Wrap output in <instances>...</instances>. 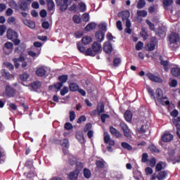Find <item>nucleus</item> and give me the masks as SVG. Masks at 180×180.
I'll use <instances>...</instances> for the list:
<instances>
[{
	"label": "nucleus",
	"mask_w": 180,
	"mask_h": 180,
	"mask_svg": "<svg viewBox=\"0 0 180 180\" xmlns=\"http://www.w3.org/2000/svg\"><path fill=\"white\" fill-rule=\"evenodd\" d=\"M147 91L151 98H153L155 101H158L159 103L162 101V96H164L162 89H156L155 94H154V90L151 87H147Z\"/></svg>",
	"instance_id": "nucleus-1"
},
{
	"label": "nucleus",
	"mask_w": 180,
	"mask_h": 180,
	"mask_svg": "<svg viewBox=\"0 0 180 180\" xmlns=\"http://www.w3.org/2000/svg\"><path fill=\"white\" fill-rule=\"evenodd\" d=\"M35 73L37 77H43L45 76L46 71L44 68L40 67L37 69V70L35 71Z\"/></svg>",
	"instance_id": "nucleus-17"
},
{
	"label": "nucleus",
	"mask_w": 180,
	"mask_h": 180,
	"mask_svg": "<svg viewBox=\"0 0 180 180\" xmlns=\"http://www.w3.org/2000/svg\"><path fill=\"white\" fill-rule=\"evenodd\" d=\"M72 20H73V22H75V23L79 24V23L81 22V18H80V17H79V15H75L73 16Z\"/></svg>",
	"instance_id": "nucleus-62"
},
{
	"label": "nucleus",
	"mask_w": 180,
	"mask_h": 180,
	"mask_svg": "<svg viewBox=\"0 0 180 180\" xmlns=\"http://www.w3.org/2000/svg\"><path fill=\"white\" fill-rule=\"evenodd\" d=\"M168 156L167 158V162H171V161L175 157L176 152L174 149L169 150L167 153Z\"/></svg>",
	"instance_id": "nucleus-21"
},
{
	"label": "nucleus",
	"mask_w": 180,
	"mask_h": 180,
	"mask_svg": "<svg viewBox=\"0 0 180 180\" xmlns=\"http://www.w3.org/2000/svg\"><path fill=\"white\" fill-rule=\"evenodd\" d=\"M82 19L84 22H89V13H84L82 15Z\"/></svg>",
	"instance_id": "nucleus-64"
},
{
	"label": "nucleus",
	"mask_w": 180,
	"mask_h": 180,
	"mask_svg": "<svg viewBox=\"0 0 180 180\" xmlns=\"http://www.w3.org/2000/svg\"><path fill=\"white\" fill-rule=\"evenodd\" d=\"M91 49H93V51H94V53L97 55L102 49V46L100 43L94 41L93 45H91Z\"/></svg>",
	"instance_id": "nucleus-16"
},
{
	"label": "nucleus",
	"mask_w": 180,
	"mask_h": 180,
	"mask_svg": "<svg viewBox=\"0 0 180 180\" xmlns=\"http://www.w3.org/2000/svg\"><path fill=\"white\" fill-rule=\"evenodd\" d=\"M5 94L8 98H13L16 95V89L11 86H6Z\"/></svg>",
	"instance_id": "nucleus-4"
},
{
	"label": "nucleus",
	"mask_w": 180,
	"mask_h": 180,
	"mask_svg": "<svg viewBox=\"0 0 180 180\" xmlns=\"http://www.w3.org/2000/svg\"><path fill=\"white\" fill-rule=\"evenodd\" d=\"M162 164L163 162H159L157 165H156V167H155V172H162L163 167H162Z\"/></svg>",
	"instance_id": "nucleus-52"
},
{
	"label": "nucleus",
	"mask_w": 180,
	"mask_h": 180,
	"mask_svg": "<svg viewBox=\"0 0 180 180\" xmlns=\"http://www.w3.org/2000/svg\"><path fill=\"white\" fill-rule=\"evenodd\" d=\"M5 48L7 50L13 51V48H14L13 44L12 42L8 41V42L5 43Z\"/></svg>",
	"instance_id": "nucleus-49"
},
{
	"label": "nucleus",
	"mask_w": 180,
	"mask_h": 180,
	"mask_svg": "<svg viewBox=\"0 0 180 180\" xmlns=\"http://www.w3.org/2000/svg\"><path fill=\"white\" fill-rule=\"evenodd\" d=\"M6 30L7 27L5 25H0V37H3Z\"/></svg>",
	"instance_id": "nucleus-53"
},
{
	"label": "nucleus",
	"mask_w": 180,
	"mask_h": 180,
	"mask_svg": "<svg viewBox=\"0 0 180 180\" xmlns=\"http://www.w3.org/2000/svg\"><path fill=\"white\" fill-rule=\"evenodd\" d=\"M103 112H105V105L103 103H101V104L98 103V105H97V109L89 112V115L91 116H96L97 114L101 115V114Z\"/></svg>",
	"instance_id": "nucleus-3"
},
{
	"label": "nucleus",
	"mask_w": 180,
	"mask_h": 180,
	"mask_svg": "<svg viewBox=\"0 0 180 180\" xmlns=\"http://www.w3.org/2000/svg\"><path fill=\"white\" fill-rule=\"evenodd\" d=\"M173 165L179 164L180 163V155L176 157L174 156V159L171 161Z\"/></svg>",
	"instance_id": "nucleus-59"
},
{
	"label": "nucleus",
	"mask_w": 180,
	"mask_h": 180,
	"mask_svg": "<svg viewBox=\"0 0 180 180\" xmlns=\"http://www.w3.org/2000/svg\"><path fill=\"white\" fill-rule=\"evenodd\" d=\"M96 28V22H90L87 24L86 27L84 28V30L86 32H90L91 30H94Z\"/></svg>",
	"instance_id": "nucleus-22"
},
{
	"label": "nucleus",
	"mask_w": 180,
	"mask_h": 180,
	"mask_svg": "<svg viewBox=\"0 0 180 180\" xmlns=\"http://www.w3.org/2000/svg\"><path fill=\"white\" fill-rule=\"evenodd\" d=\"M77 49L79 51V52L83 53L84 55H85L86 50L85 46H83L82 43L77 42Z\"/></svg>",
	"instance_id": "nucleus-29"
},
{
	"label": "nucleus",
	"mask_w": 180,
	"mask_h": 180,
	"mask_svg": "<svg viewBox=\"0 0 180 180\" xmlns=\"http://www.w3.org/2000/svg\"><path fill=\"white\" fill-rule=\"evenodd\" d=\"M76 137L79 141V143H81V144H83V143H84V137L82 134H77L76 135Z\"/></svg>",
	"instance_id": "nucleus-56"
},
{
	"label": "nucleus",
	"mask_w": 180,
	"mask_h": 180,
	"mask_svg": "<svg viewBox=\"0 0 180 180\" xmlns=\"http://www.w3.org/2000/svg\"><path fill=\"white\" fill-rule=\"evenodd\" d=\"M92 128V124L91 123H88L86 124V126L84 128V132L86 133L91 131Z\"/></svg>",
	"instance_id": "nucleus-61"
},
{
	"label": "nucleus",
	"mask_w": 180,
	"mask_h": 180,
	"mask_svg": "<svg viewBox=\"0 0 180 180\" xmlns=\"http://www.w3.org/2000/svg\"><path fill=\"white\" fill-rule=\"evenodd\" d=\"M180 37L179 34L176 32H172L169 36V44H177L178 42H179Z\"/></svg>",
	"instance_id": "nucleus-6"
},
{
	"label": "nucleus",
	"mask_w": 180,
	"mask_h": 180,
	"mask_svg": "<svg viewBox=\"0 0 180 180\" xmlns=\"http://www.w3.org/2000/svg\"><path fill=\"white\" fill-rule=\"evenodd\" d=\"M42 84L39 80H36L35 82H32V83L30 84V86L33 91H37L38 89H39L41 86Z\"/></svg>",
	"instance_id": "nucleus-12"
},
{
	"label": "nucleus",
	"mask_w": 180,
	"mask_h": 180,
	"mask_svg": "<svg viewBox=\"0 0 180 180\" xmlns=\"http://www.w3.org/2000/svg\"><path fill=\"white\" fill-rule=\"evenodd\" d=\"M96 167H97V169H103L105 168V164L101 160H96Z\"/></svg>",
	"instance_id": "nucleus-37"
},
{
	"label": "nucleus",
	"mask_w": 180,
	"mask_h": 180,
	"mask_svg": "<svg viewBox=\"0 0 180 180\" xmlns=\"http://www.w3.org/2000/svg\"><path fill=\"white\" fill-rule=\"evenodd\" d=\"M121 147L124 148V150H127L128 151H131L133 150L132 146L127 142H122L121 143Z\"/></svg>",
	"instance_id": "nucleus-33"
},
{
	"label": "nucleus",
	"mask_w": 180,
	"mask_h": 180,
	"mask_svg": "<svg viewBox=\"0 0 180 180\" xmlns=\"http://www.w3.org/2000/svg\"><path fill=\"white\" fill-rule=\"evenodd\" d=\"M113 66L115 68L119 67L122 63V59L120 58H114L112 60Z\"/></svg>",
	"instance_id": "nucleus-32"
},
{
	"label": "nucleus",
	"mask_w": 180,
	"mask_h": 180,
	"mask_svg": "<svg viewBox=\"0 0 180 180\" xmlns=\"http://www.w3.org/2000/svg\"><path fill=\"white\" fill-rule=\"evenodd\" d=\"M96 40L97 43H101L104 40L105 38V32L101 30L96 32Z\"/></svg>",
	"instance_id": "nucleus-11"
},
{
	"label": "nucleus",
	"mask_w": 180,
	"mask_h": 180,
	"mask_svg": "<svg viewBox=\"0 0 180 180\" xmlns=\"http://www.w3.org/2000/svg\"><path fill=\"white\" fill-rule=\"evenodd\" d=\"M60 146L62 147H65V148H68L69 147V141L67 139H64L60 141Z\"/></svg>",
	"instance_id": "nucleus-44"
},
{
	"label": "nucleus",
	"mask_w": 180,
	"mask_h": 180,
	"mask_svg": "<svg viewBox=\"0 0 180 180\" xmlns=\"http://www.w3.org/2000/svg\"><path fill=\"white\" fill-rule=\"evenodd\" d=\"M110 116L108 114H101V121L103 123H105L106 119H110Z\"/></svg>",
	"instance_id": "nucleus-51"
},
{
	"label": "nucleus",
	"mask_w": 180,
	"mask_h": 180,
	"mask_svg": "<svg viewBox=\"0 0 180 180\" xmlns=\"http://www.w3.org/2000/svg\"><path fill=\"white\" fill-rule=\"evenodd\" d=\"M19 79L22 82H26L29 79V75L26 72L20 74L19 76Z\"/></svg>",
	"instance_id": "nucleus-41"
},
{
	"label": "nucleus",
	"mask_w": 180,
	"mask_h": 180,
	"mask_svg": "<svg viewBox=\"0 0 180 180\" xmlns=\"http://www.w3.org/2000/svg\"><path fill=\"white\" fill-rule=\"evenodd\" d=\"M120 127L121 129L123 131L124 136L127 139H131L132 134H131V130L129 129V127L127 126V124H125L124 122H120Z\"/></svg>",
	"instance_id": "nucleus-2"
},
{
	"label": "nucleus",
	"mask_w": 180,
	"mask_h": 180,
	"mask_svg": "<svg viewBox=\"0 0 180 180\" xmlns=\"http://www.w3.org/2000/svg\"><path fill=\"white\" fill-rule=\"evenodd\" d=\"M148 162L151 167H155L157 164V159H155V158H152L148 160Z\"/></svg>",
	"instance_id": "nucleus-55"
},
{
	"label": "nucleus",
	"mask_w": 180,
	"mask_h": 180,
	"mask_svg": "<svg viewBox=\"0 0 180 180\" xmlns=\"http://www.w3.org/2000/svg\"><path fill=\"white\" fill-rule=\"evenodd\" d=\"M168 173H169L168 170L160 171L157 174V179L158 180H165L167 179Z\"/></svg>",
	"instance_id": "nucleus-13"
},
{
	"label": "nucleus",
	"mask_w": 180,
	"mask_h": 180,
	"mask_svg": "<svg viewBox=\"0 0 180 180\" xmlns=\"http://www.w3.org/2000/svg\"><path fill=\"white\" fill-rule=\"evenodd\" d=\"M136 15L141 18H146L148 16V12L146 11H137Z\"/></svg>",
	"instance_id": "nucleus-43"
},
{
	"label": "nucleus",
	"mask_w": 180,
	"mask_h": 180,
	"mask_svg": "<svg viewBox=\"0 0 180 180\" xmlns=\"http://www.w3.org/2000/svg\"><path fill=\"white\" fill-rule=\"evenodd\" d=\"M124 119L127 122H131L132 120V112L130 110H127L124 115Z\"/></svg>",
	"instance_id": "nucleus-26"
},
{
	"label": "nucleus",
	"mask_w": 180,
	"mask_h": 180,
	"mask_svg": "<svg viewBox=\"0 0 180 180\" xmlns=\"http://www.w3.org/2000/svg\"><path fill=\"white\" fill-rule=\"evenodd\" d=\"M160 65L162 66H163L164 70L165 72H168L169 71V68H168V66H169V60H160Z\"/></svg>",
	"instance_id": "nucleus-31"
},
{
	"label": "nucleus",
	"mask_w": 180,
	"mask_h": 180,
	"mask_svg": "<svg viewBox=\"0 0 180 180\" xmlns=\"http://www.w3.org/2000/svg\"><path fill=\"white\" fill-rule=\"evenodd\" d=\"M133 175H134V178L136 180H140L142 177L141 172H140L138 169H135V170L133 171Z\"/></svg>",
	"instance_id": "nucleus-28"
},
{
	"label": "nucleus",
	"mask_w": 180,
	"mask_h": 180,
	"mask_svg": "<svg viewBox=\"0 0 180 180\" xmlns=\"http://www.w3.org/2000/svg\"><path fill=\"white\" fill-rule=\"evenodd\" d=\"M6 37L8 39L12 41L18 39V34L12 29H8L6 32Z\"/></svg>",
	"instance_id": "nucleus-5"
},
{
	"label": "nucleus",
	"mask_w": 180,
	"mask_h": 180,
	"mask_svg": "<svg viewBox=\"0 0 180 180\" xmlns=\"http://www.w3.org/2000/svg\"><path fill=\"white\" fill-rule=\"evenodd\" d=\"M146 23H147V25L149 26V29L151 31L155 30V25L153 22H151L150 20H146Z\"/></svg>",
	"instance_id": "nucleus-48"
},
{
	"label": "nucleus",
	"mask_w": 180,
	"mask_h": 180,
	"mask_svg": "<svg viewBox=\"0 0 180 180\" xmlns=\"http://www.w3.org/2000/svg\"><path fill=\"white\" fill-rule=\"evenodd\" d=\"M79 9L81 12H84L86 10V6L84 3L79 4Z\"/></svg>",
	"instance_id": "nucleus-60"
},
{
	"label": "nucleus",
	"mask_w": 180,
	"mask_h": 180,
	"mask_svg": "<svg viewBox=\"0 0 180 180\" xmlns=\"http://www.w3.org/2000/svg\"><path fill=\"white\" fill-rule=\"evenodd\" d=\"M75 117H76L75 112L74 111H70V122L74 121Z\"/></svg>",
	"instance_id": "nucleus-63"
},
{
	"label": "nucleus",
	"mask_w": 180,
	"mask_h": 180,
	"mask_svg": "<svg viewBox=\"0 0 180 180\" xmlns=\"http://www.w3.org/2000/svg\"><path fill=\"white\" fill-rule=\"evenodd\" d=\"M84 56H90V57H95L96 56L95 51L91 48H87V50L85 52Z\"/></svg>",
	"instance_id": "nucleus-27"
},
{
	"label": "nucleus",
	"mask_w": 180,
	"mask_h": 180,
	"mask_svg": "<svg viewBox=\"0 0 180 180\" xmlns=\"http://www.w3.org/2000/svg\"><path fill=\"white\" fill-rule=\"evenodd\" d=\"M118 18H122V20H127L130 18V12L128 11H123L118 14Z\"/></svg>",
	"instance_id": "nucleus-19"
},
{
	"label": "nucleus",
	"mask_w": 180,
	"mask_h": 180,
	"mask_svg": "<svg viewBox=\"0 0 180 180\" xmlns=\"http://www.w3.org/2000/svg\"><path fill=\"white\" fill-rule=\"evenodd\" d=\"M79 172H78L77 169L71 172L68 176L70 180H77L79 176Z\"/></svg>",
	"instance_id": "nucleus-20"
},
{
	"label": "nucleus",
	"mask_w": 180,
	"mask_h": 180,
	"mask_svg": "<svg viewBox=\"0 0 180 180\" xmlns=\"http://www.w3.org/2000/svg\"><path fill=\"white\" fill-rule=\"evenodd\" d=\"M69 164L71 165V166H74L76 164V158L72 156V155H70L69 157Z\"/></svg>",
	"instance_id": "nucleus-57"
},
{
	"label": "nucleus",
	"mask_w": 180,
	"mask_h": 180,
	"mask_svg": "<svg viewBox=\"0 0 180 180\" xmlns=\"http://www.w3.org/2000/svg\"><path fill=\"white\" fill-rule=\"evenodd\" d=\"M46 2H47L48 10L49 11H51L55 7V4H54L53 1V0H46Z\"/></svg>",
	"instance_id": "nucleus-36"
},
{
	"label": "nucleus",
	"mask_w": 180,
	"mask_h": 180,
	"mask_svg": "<svg viewBox=\"0 0 180 180\" xmlns=\"http://www.w3.org/2000/svg\"><path fill=\"white\" fill-rule=\"evenodd\" d=\"M146 5V0H139L136 7L139 9H141L143 7H145Z\"/></svg>",
	"instance_id": "nucleus-42"
},
{
	"label": "nucleus",
	"mask_w": 180,
	"mask_h": 180,
	"mask_svg": "<svg viewBox=\"0 0 180 180\" xmlns=\"http://www.w3.org/2000/svg\"><path fill=\"white\" fill-rule=\"evenodd\" d=\"M173 124L176 126V135L178 136V137L180 139V133H179V130H180V124L178 121H176V119H174L172 120Z\"/></svg>",
	"instance_id": "nucleus-34"
},
{
	"label": "nucleus",
	"mask_w": 180,
	"mask_h": 180,
	"mask_svg": "<svg viewBox=\"0 0 180 180\" xmlns=\"http://www.w3.org/2000/svg\"><path fill=\"white\" fill-rule=\"evenodd\" d=\"M68 79V75H62L58 76V80L59 82L63 85L65 82H67Z\"/></svg>",
	"instance_id": "nucleus-30"
},
{
	"label": "nucleus",
	"mask_w": 180,
	"mask_h": 180,
	"mask_svg": "<svg viewBox=\"0 0 180 180\" xmlns=\"http://www.w3.org/2000/svg\"><path fill=\"white\" fill-rule=\"evenodd\" d=\"M148 150H150L151 153H160V149H158L157 146L154 144L149 145Z\"/></svg>",
	"instance_id": "nucleus-39"
},
{
	"label": "nucleus",
	"mask_w": 180,
	"mask_h": 180,
	"mask_svg": "<svg viewBox=\"0 0 180 180\" xmlns=\"http://www.w3.org/2000/svg\"><path fill=\"white\" fill-rule=\"evenodd\" d=\"M174 136L169 133L164 134L162 136V140L164 143H169L173 140Z\"/></svg>",
	"instance_id": "nucleus-14"
},
{
	"label": "nucleus",
	"mask_w": 180,
	"mask_h": 180,
	"mask_svg": "<svg viewBox=\"0 0 180 180\" xmlns=\"http://www.w3.org/2000/svg\"><path fill=\"white\" fill-rule=\"evenodd\" d=\"M103 141L105 144H109L110 146H115V141L110 139V136L108 132L104 133Z\"/></svg>",
	"instance_id": "nucleus-10"
},
{
	"label": "nucleus",
	"mask_w": 180,
	"mask_h": 180,
	"mask_svg": "<svg viewBox=\"0 0 180 180\" xmlns=\"http://www.w3.org/2000/svg\"><path fill=\"white\" fill-rule=\"evenodd\" d=\"M70 90L72 92L77 91L79 90V86L77 83H70L69 86Z\"/></svg>",
	"instance_id": "nucleus-35"
},
{
	"label": "nucleus",
	"mask_w": 180,
	"mask_h": 180,
	"mask_svg": "<svg viewBox=\"0 0 180 180\" xmlns=\"http://www.w3.org/2000/svg\"><path fill=\"white\" fill-rule=\"evenodd\" d=\"M110 133L116 138L122 137V134L120 133V131L113 127H110Z\"/></svg>",
	"instance_id": "nucleus-15"
},
{
	"label": "nucleus",
	"mask_w": 180,
	"mask_h": 180,
	"mask_svg": "<svg viewBox=\"0 0 180 180\" xmlns=\"http://www.w3.org/2000/svg\"><path fill=\"white\" fill-rule=\"evenodd\" d=\"M1 75L6 79H10L11 78V74L9 72L6 71V69H2L1 70Z\"/></svg>",
	"instance_id": "nucleus-24"
},
{
	"label": "nucleus",
	"mask_w": 180,
	"mask_h": 180,
	"mask_svg": "<svg viewBox=\"0 0 180 180\" xmlns=\"http://www.w3.org/2000/svg\"><path fill=\"white\" fill-rule=\"evenodd\" d=\"M69 92V89L66 86H64L63 89L60 90V95L62 96H64L65 94H67Z\"/></svg>",
	"instance_id": "nucleus-54"
},
{
	"label": "nucleus",
	"mask_w": 180,
	"mask_h": 180,
	"mask_svg": "<svg viewBox=\"0 0 180 180\" xmlns=\"http://www.w3.org/2000/svg\"><path fill=\"white\" fill-rule=\"evenodd\" d=\"M146 76L148 77V79L153 82H156L158 84L162 83V79L161 77L156 76L155 75L153 74L152 72H148L146 74Z\"/></svg>",
	"instance_id": "nucleus-7"
},
{
	"label": "nucleus",
	"mask_w": 180,
	"mask_h": 180,
	"mask_svg": "<svg viewBox=\"0 0 180 180\" xmlns=\"http://www.w3.org/2000/svg\"><path fill=\"white\" fill-rule=\"evenodd\" d=\"M149 155L148 153H145L142 154L141 162L147 163L148 162Z\"/></svg>",
	"instance_id": "nucleus-46"
},
{
	"label": "nucleus",
	"mask_w": 180,
	"mask_h": 180,
	"mask_svg": "<svg viewBox=\"0 0 180 180\" xmlns=\"http://www.w3.org/2000/svg\"><path fill=\"white\" fill-rule=\"evenodd\" d=\"M171 72L173 77H178L180 76V68H172Z\"/></svg>",
	"instance_id": "nucleus-25"
},
{
	"label": "nucleus",
	"mask_w": 180,
	"mask_h": 180,
	"mask_svg": "<svg viewBox=\"0 0 180 180\" xmlns=\"http://www.w3.org/2000/svg\"><path fill=\"white\" fill-rule=\"evenodd\" d=\"M18 11H26L28 10L29 4L26 0H20L18 2Z\"/></svg>",
	"instance_id": "nucleus-8"
},
{
	"label": "nucleus",
	"mask_w": 180,
	"mask_h": 180,
	"mask_svg": "<svg viewBox=\"0 0 180 180\" xmlns=\"http://www.w3.org/2000/svg\"><path fill=\"white\" fill-rule=\"evenodd\" d=\"M144 44L142 41H138L136 44V50L139 51L143 48Z\"/></svg>",
	"instance_id": "nucleus-58"
},
{
	"label": "nucleus",
	"mask_w": 180,
	"mask_h": 180,
	"mask_svg": "<svg viewBox=\"0 0 180 180\" xmlns=\"http://www.w3.org/2000/svg\"><path fill=\"white\" fill-rule=\"evenodd\" d=\"M98 28H100V31H101L104 34H105V32H107V25L105 23L98 25Z\"/></svg>",
	"instance_id": "nucleus-50"
},
{
	"label": "nucleus",
	"mask_w": 180,
	"mask_h": 180,
	"mask_svg": "<svg viewBox=\"0 0 180 180\" xmlns=\"http://www.w3.org/2000/svg\"><path fill=\"white\" fill-rule=\"evenodd\" d=\"M84 177L87 179H90L91 178V171L89 169H87V168H84Z\"/></svg>",
	"instance_id": "nucleus-45"
},
{
	"label": "nucleus",
	"mask_w": 180,
	"mask_h": 180,
	"mask_svg": "<svg viewBox=\"0 0 180 180\" xmlns=\"http://www.w3.org/2000/svg\"><path fill=\"white\" fill-rule=\"evenodd\" d=\"M148 51H153L155 50V44L154 42H150V44H147Z\"/></svg>",
	"instance_id": "nucleus-47"
},
{
	"label": "nucleus",
	"mask_w": 180,
	"mask_h": 180,
	"mask_svg": "<svg viewBox=\"0 0 180 180\" xmlns=\"http://www.w3.org/2000/svg\"><path fill=\"white\" fill-rule=\"evenodd\" d=\"M82 42L84 45L87 46L92 42V38L90 36L84 37L82 39Z\"/></svg>",
	"instance_id": "nucleus-23"
},
{
	"label": "nucleus",
	"mask_w": 180,
	"mask_h": 180,
	"mask_svg": "<svg viewBox=\"0 0 180 180\" xmlns=\"http://www.w3.org/2000/svg\"><path fill=\"white\" fill-rule=\"evenodd\" d=\"M60 6V10L61 11H64L67 10L68 8V0H64V2Z\"/></svg>",
	"instance_id": "nucleus-38"
},
{
	"label": "nucleus",
	"mask_w": 180,
	"mask_h": 180,
	"mask_svg": "<svg viewBox=\"0 0 180 180\" xmlns=\"http://www.w3.org/2000/svg\"><path fill=\"white\" fill-rule=\"evenodd\" d=\"M8 4H9V6L15 9V11L18 10V4L14 0L10 1L8 2Z\"/></svg>",
	"instance_id": "nucleus-40"
},
{
	"label": "nucleus",
	"mask_w": 180,
	"mask_h": 180,
	"mask_svg": "<svg viewBox=\"0 0 180 180\" xmlns=\"http://www.w3.org/2000/svg\"><path fill=\"white\" fill-rule=\"evenodd\" d=\"M103 51L107 54H110L113 51L112 44L110 41H105L103 43Z\"/></svg>",
	"instance_id": "nucleus-9"
},
{
	"label": "nucleus",
	"mask_w": 180,
	"mask_h": 180,
	"mask_svg": "<svg viewBox=\"0 0 180 180\" xmlns=\"http://www.w3.org/2000/svg\"><path fill=\"white\" fill-rule=\"evenodd\" d=\"M23 23L30 29L33 30L36 27V22L31 20H24Z\"/></svg>",
	"instance_id": "nucleus-18"
}]
</instances>
